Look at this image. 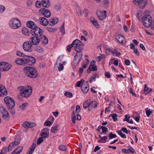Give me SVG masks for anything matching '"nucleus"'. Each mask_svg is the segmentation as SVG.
Segmentation results:
<instances>
[{
  "label": "nucleus",
  "mask_w": 154,
  "mask_h": 154,
  "mask_svg": "<svg viewBox=\"0 0 154 154\" xmlns=\"http://www.w3.org/2000/svg\"><path fill=\"white\" fill-rule=\"evenodd\" d=\"M18 89L20 91V95L25 97H28L32 93V88L29 86H28L26 87L21 86L18 87Z\"/></svg>",
  "instance_id": "obj_1"
},
{
  "label": "nucleus",
  "mask_w": 154,
  "mask_h": 154,
  "mask_svg": "<svg viewBox=\"0 0 154 154\" xmlns=\"http://www.w3.org/2000/svg\"><path fill=\"white\" fill-rule=\"evenodd\" d=\"M23 70L26 71V76L30 78H35L37 75L35 69L33 68L26 67L24 68Z\"/></svg>",
  "instance_id": "obj_2"
},
{
  "label": "nucleus",
  "mask_w": 154,
  "mask_h": 154,
  "mask_svg": "<svg viewBox=\"0 0 154 154\" xmlns=\"http://www.w3.org/2000/svg\"><path fill=\"white\" fill-rule=\"evenodd\" d=\"M9 24L10 26L13 29H17L21 25L20 21L17 18H13L9 21Z\"/></svg>",
  "instance_id": "obj_3"
},
{
  "label": "nucleus",
  "mask_w": 154,
  "mask_h": 154,
  "mask_svg": "<svg viewBox=\"0 0 154 154\" xmlns=\"http://www.w3.org/2000/svg\"><path fill=\"white\" fill-rule=\"evenodd\" d=\"M4 101L7 105L8 109L13 108L15 106V103L13 99L9 96L5 97Z\"/></svg>",
  "instance_id": "obj_4"
},
{
  "label": "nucleus",
  "mask_w": 154,
  "mask_h": 154,
  "mask_svg": "<svg viewBox=\"0 0 154 154\" xmlns=\"http://www.w3.org/2000/svg\"><path fill=\"white\" fill-rule=\"evenodd\" d=\"M142 20V23L146 28H149L152 24V17L149 15H144L143 17Z\"/></svg>",
  "instance_id": "obj_5"
},
{
  "label": "nucleus",
  "mask_w": 154,
  "mask_h": 154,
  "mask_svg": "<svg viewBox=\"0 0 154 154\" xmlns=\"http://www.w3.org/2000/svg\"><path fill=\"white\" fill-rule=\"evenodd\" d=\"M25 65H33L36 62V59L34 57L26 55L24 57Z\"/></svg>",
  "instance_id": "obj_6"
},
{
  "label": "nucleus",
  "mask_w": 154,
  "mask_h": 154,
  "mask_svg": "<svg viewBox=\"0 0 154 154\" xmlns=\"http://www.w3.org/2000/svg\"><path fill=\"white\" fill-rule=\"evenodd\" d=\"M23 50L26 52L31 53L32 51V45L29 41H26L22 45Z\"/></svg>",
  "instance_id": "obj_7"
},
{
  "label": "nucleus",
  "mask_w": 154,
  "mask_h": 154,
  "mask_svg": "<svg viewBox=\"0 0 154 154\" xmlns=\"http://www.w3.org/2000/svg\"><path fill=\"white\" fill-rule=\"evenodd\" d=\"M42 30L39 27L36 26L31 29V33L33 36L39 37L42 33Z\"/></svg>",
  "instance_id": "obj_8"
},
{
  "label": "nucleus",
  "mask_w": 154,
  "mask_h": 154,
  "mask_svg": "<svg viewBox=\"0 0 154 154\" xmlns=\"http://www.w3.org/2000/svg\"><path fill=\"white\" fill-rule=\"evenodd\" d=\"M0 112L3 119L5 120L9 119V114L6 108L2 106H0Z\"/></svg>",
  "instance_id": "obj_9"
},
{
  "label": "nucleus",
  "mask_w": 154,
  "mask_h": 154,
  "mask_svg": "<svg viewBox=\"0 0 154 154\" xmlns=\"http://www.w3.org/2000/svg\"><path fill=\"white\" fill-rule=\"evenodd\" d=\"M134 4L136 5L139 6L140 8H144L147 4V0H133Z\"/></svg>",
  "instance_id": "obj_10"
},
{
  "label": "nucleus",
  "mask_w": 154,
  "mask_h": 154,
  "mask_svg": "<svg viewBox=\"0 0 154 154\" xmlns=\"http://www.w3.org/2000/svg\"><path fill=\"white\" fill-rule=\"evenodd\" d=\"M77 54H75L73 60L71 63L72 66L74 67L79 63L82 57L81 54H79V55H78Z\"/></svg>",
  "instance_id": "obj_11"
},
{
  "label": "nucleus",
  "mask_w": 154,
  "mask_h": 154,
  "mask_svg": "<svg viewBox=\"0 0 154 154\" xmlns=\"http://www.w3.org/2000/svg\"><path fill=\"white\" fill-rule=\"evenodd\" d=\"M40 14L43 15L46 17H49L51 16V13L49 10L46 8H43L39 10Z\"/></svg>",
  "instance_id": "obj_12"
},
{
  "label": "nucleus",
  "mask_w": 154,
  "mask_h": 154,
  "mask_svg": "<svg viewBox=\"0 0 154 154\" xmlns=\"http://www.w3.org/2000/svg\"><path fill=\"white\" fill-rule=\"evenodd\" d=\"M29 41L32 45H36L40 42V38L39 37L33 36L30 38Z\"/></svg>",
  "instance_id": "obj_13"
},
{
  "label": "nucleus",
  "mask_w": 154,
  "mask_h": 154,
  "mask_svg": "<svg viewBox=\"0 0 154 154\" xmlns=\"http://www.w3.org/2000/svg\"><path fill=\"white\" fill-rule=\"evenodd\" d=\"M36 124L33 122H29L25 121L22 124L23 126L25 128H32L35 127Z\"/></svg>",
  "instance_id": "obj_14"
},
{
  "label": "nucleus",
  "mask_w": 154,
  "mask_h": 154,
  "mask_svg": "<svg viewBox=\"0 0 154 154\" xmlns=\"http://www.w3.org/2000/svg\"><path fill=\"white\" fill-rule=\"evenodd\" d=\"M7 94V91L5 87L0 84V96L4 97Z\"/></svg>",
  "instance_id": "obj_15"
},
{
  "label": "nucleus",
  "mask_w": 154,
  "mask_h": 154,
  "mask_svg": "<svg viewBox=\"0 0 154 154\" xmlns=\"http://www.w3.org/2000/svg\"><path fill=\"white\" fill-rule=\"evenodd\" d=\"M40 42L44 45L47 44L48 43V39L45 35H41L39 37Z\"/></svg>",
  "instance_id": "obj_16"
},
{
  "label": "nucleus",
  "mask_w": 154,
  "mask_h": 154,
  "mask_svg": "<svg viewBox=\"0 0 154 154\" xmlns=\"http://www.w3.org/2000/svg\"><path fill=\"white\" fill-rule=\"evenodd\" d=\"M26 24L28 28L31 29H32L37 26L36 24L31 20L28 21L26 22Z\"/></svg>",
  "instance_id": "obj_17"
},
{
  "label": "nucleus",
  "mask_w": 154,
  "mask_h": 154,
  "mask_svg": "<svg viewBox=\"0 0 154 154\" xmlns=\"http://www.w3.org/2000/svg\"><path fill=\"white\" fill-rule=\"evenodd\" d=\"M23 147L22 146H19L11 154H20L23 150Z\"/></svg>",
  "instance_id": "obj_18"
},
{
  "label": "nucleus",
  "mask_w": 154,
  "mask_h": 154,
  "mask_svg": "<svg viewBox=\"0 0 154 154\" xmlns=\"http://www.w3.org/2000/svg\"><path fill=\"white\" fill-rule=\"evenodd\" d=\"M39 20L40 24L44 26H46L48 23L47 19L44 17H40Z\"/></svg>",
  "instance_id": "obj_19"
},
{
  "label": "nucleus",
  "mask_w": 154,
  "mask_h": 154,
  "mask_svg": "<svg viewBox=\"0 0 154 154\" xmlns=\"http://www.w3.org/2000/svg\"><path fill=\"white\" fill-rule=\"evenodd\" d=\"M96 14L100 20L103 21L104 19H106V14H103V13L102 12L98 11L96 12Z\"/></svg>",
  "instance_id": "obj_20"
},
{
  "label": "nucleus",
  "mask_w": 154,
  "mask_h": 154,
  "mask_svg": "<svg viewBox=\"0 0 154 154\" xmlns=\"http://www.w3.org/2000/svg\"><path fill=\"white\" fill-rule=\"evenodd\" d=\"M89 108H88V110H91L97 107V103L95 101H93L89 102Z\"/></svg>",
  "instance_id": "obj_21"
},
{
  "label": "nucleus",
  "mask_w": 154,
  "mask_h": 154,
  "mask_svg": "<svg viewBox=\"0 0 154 154\" xmlns=\"http://www.w3.org/2000/svg\"><path fill=\"white\" fill-rule=\"evenodd\" d=\"M116 39L119 43L123 44L125 38L123 35L119 34L116 36Z\"/></svg>",
  "instance_id": "obj_22"
},
{
  "label": "nucleus",
  "mask_w": 154,
  "mask_h": 154,
  "mask_svg": "<svg viewBox=\"0 0 154 154\" xmlns=\"http://www.w3.org/2000/svg\"><path fill=\"white\" fill-rule=\"evenodd\" d=\"M80 45H76L74 46V49L77 52V53L76 54H78V55H79L80 54H82V48L80 47Z\"/></svg>",
  "instance_id": "obj_23"
},
{
  "label": "nucleus",
  "mask_w": 154,
  "mask_h": 154,
  "mask_svg": "<svg viewBox=\"0 0 154 154\" xmlns=\"http://www.w3.org/2000/svg\"><path fill=\"white\" fill-rule=\"evenodd\" d=\"M81 90L82 92L84 93H86L88 92L89 89V85L88 84L86 85H82L81 87Z\"/></svg>",
  "instance_id": "obj_24"
},
{
  "label": "nucleus",
  "mask_w": 154,
  "mask_h": 154,
  "mask_svg": "<svg viewBox=\"0 0 154 154\" xmlns=\"http://www.w3.org/2000/svg\"><path fill=\"white\" fill-rule=\"evenodd\" d=\"M90 20L94 26L96 28H99V25L97 23V21L95 18L92 17H91L90 18Z\"/></svg>",
  "instance_id": "obj_25"
},
{
  "label": "nucleus",
  "mask_w": 154,
  "mask_h": 154,
  "mask_svg": "<svg viewBox=\"0 0 154 154\" xmlns=\"http://www.w3.org/2000/svg\"><path fill=\"white\" fill-rule=\"evenodd\" d=\"M58 21V19L56 17L51 18L49 23L50 25L53 26L56 24Z\"/></svg>",
  "instance_id": "obj_26"
},
{
  "label": "nucleus",
  "mask_w": 154,
  "mask_h": 154,
  "mask_svg": "<svg viewBox=\"0 0 154 154\" xmlns=\"http://www.w3.org/2000/svg\"><path fill=\"white\" fill-rule=\"evenodd\" d=\"M15 63L18 65H25L24 57L23 58H18L15 60Z\"/></svg>",
  "instance_id": "obj_27"
},
{
  "label": "nucleus",
  "mask_w": 154,
  "mask_h": 154,
  "mask_svg": "<svg viewBox=\"0 0 154 154\" xmlns=\"http://www.w3.org/2000/svg\"><path fill=\"white\" fill-rule=\"evenodd\" d=\"M42 4L43 7L45 8H48L50 6L49 0H42Z\"/></svg>",
  "instance_id": "obj_28"
},
{
  "label": "nucleus",
  "mask_w": 154,
  "mask_h": 154,
  "mask_svg": "<svg viewBox=\"0 0 154 154\" xmlns=\"http://www.w3.org/2000/svg\"><path fill=\"white\" fill-rule=\"evenodd\" d=\"M73 46L74 45H81V46H83L84 44L79 40L76 39L74 40L72 43Z\"/></svg>",
  "instance_id": "obj_29"
},
{
  "label": "nucleus",
  "mask_w": 154,
  "mask_h": 154,
  "mask_svg": "<svg viewBox=\"0 0 154 154\" xmlns=\"http://www.w3.org/2000/svg\"><path fill=\"white\" fill-rule=\"evenodd\" d=\"M21 137L20 135H16L14 141V142L15 143V145H18L20 141Z\"/></svg>",
  "instance_id": "obj_30"
},
{
  "label": "nucleus",
  "mask_w": 154,
  "mask_h": 154,
  "mask_svg": "<svg viewBox=\"0 0 154 154\" xmlns=\"http://www.w3.org/2000/svg\"><path fill=\"white\" fill-rule=\"evenodd\" d=\"M3 71H6L8 70L11 67V65H8V63H6L5 62V63L3 64Z\"/></svg>",
  "instance_id": "obj_31"
},
{
  "label": "nucleus",
  "mask_w": 154,
  "mask_h": 154,
  "mask_svg": "<svg viewBox=\"0 0 154 154\" xmlns=\"http://www.w3.org/2000/svg\"><path fill=\"white\" fill-rule=\"evenodd\" d=\"M49 129L47 128L43 129L41 131L40 135H49Z\"/></svg>",
  "instance_id": "obj_32"
},
{
  "label": "nucleus",
  "mask_w": 154,
  "mask_h": 154,
  "mask_svg": "<svg viewBox=\"0 0 154 154\" xmlns=\"http://www.w3.org/2000/svg\"><path fill=\"white\" fill-rule=\"evenodd\" d=\"M111 53L115 57H119L121 55V53L118 51L116 48L114 49V51H111Z\"/></svg>",
  "instance_id": "obj_33"
},
{
  "label": "nucleus",
  "mask_w": 154,
  "mask_h": 154,
  "mask_svg": "<svg viewBox=\"0 0 154 154\" xmlns=\"http://www.w3.org/2000/svg\"><path fill=\"white\" fill-rule=\"evenodd\" d=\"M99 75L97 74H95L92 75V76L90 77L89 79V82L90 83H91L92 82H94L95 80V79L96 78H98Z\"/></svg>",
  "instance_id": "obj_34"
},
{
  "label": "nucleus",
  "mask_w": 154,
  "mask_h": 154,
  "mask_svg": "<svg viewBox=\"0 0 154 154\" xmlns=\"http://www.w3.org/2000/svg\"><path fill=\"white\" fill-rule=\"evenodd\" d=\"M15 143L13 142L11 143L8 146V152H9L12 150V149L14 147Z\"/></svg>",
  "instance_id": "obj_35"
},
{
  "label": "nucleus",
  "mask_w": 154,
  "mask_h": 154,
  "mask_svg": "<svg viewBox=\"0 0 154 154\" xmlns=\"http://www.w3.org/2000/svg\"><path fill=\"white\" fill-rule=\"evenodd\" d=\"M63 57V55H60L57 58L56 62L55 65H58V64H60L62 62V59Z\"/></svg>",
  "instance_id": "obj_36"
},
{
  "label": "nucleus",
  "mask_w": 154,
  "mask_h": 154,
  "mask_svg": "<svg viewBox=\"0 0 154 154\" xmlns=\"http://www.w3.org/2000/svg\"><path fill=\"white\" fill-rule=\"evenodd\" d=\"M144 91L146 93V94H147L149 93L150 91H152V89L147 87L146 84L144 85Z\"/></svg>",
  "instance_id": "obj_37"
},
{
  "label": "nucleus",
  "mask_w": 154,
  "mask_h": 154,
  "mask_svg": "<svg viewBox=\"0 0 154 154\" xmlns=\"http://www.w3.org/2000/svg\"><path fill=\"white\" fill-rule=\"evenodd\" d=\"M23 33L25 35H29V32L28 29L25 27H24L22 29Z\"/></svg>",
  "instance_id": "obj_38"
},
{
  "label": "nucleus",
  "mask_w": 154,
  "mask_h": 154,
  "mask_svg": "<svg viewBox=\"0 0 154 154\" xmlns=\"http://www.w3.org/2000/svg\"><path fill=\"white\" fill-rule=\"evenodd\" d=\"M36 145V144L35 143H32L28 150L33 153L35 148Z\"/></svg>",
  "instance_id": "obj_39"
},
{
  "label": "nucleus",
  "mask_w": 154,
  "mask_h": 154,
  "mask_svg": "<svg viewBox=\"0 0 154 154\" xmlns=\"http://www.w3.org/2000/svg\"><path fill=\"white\" fill-rule=\"evenodd\" d=\"M35 51L36 52L39 53H42L43 52V50L42 47L37 46L35 49Z\"/></svg>",
  "instance_id": "obj_40"
},
{
  "label": "nucleus",
  "mask_w": 154,
  "mask_h": 154,
  "mask_svg": "<svg viewBox=\"0 0 154 154\" xmlns=\"http://www.w3.org/2000/svg\"><path fill=\"white\" fill-rule=\"evenodd\" d=\"M145 110L146 115L148 117H149L152 113V111L150 110V109H149L148 108H146V109Z\"/></svg>",
  "instance_id": "obj_41"
},
{
  "label": "nucleus",
  "mask_w": 154,
  "mask_h": 154,
  "mask_svg": "<svg viewBox=\"0 0 154 154\" xmlns=\"http://www.w3.org/2000/svg\"><path fill=\"white\" fill-rule=\"evenodd\" d=\"M71 119L72 122L75 124V123L76 118L74 110H73L72 114L71 116Z\"/></svg>",
  "instance_id": "obj_42"
},
{
  "label": "nucleus",
  "mask_w": 154,
  "mask_h": 154,
  "mask_svg": "<svg viewBox=\"0 0 154 154\" xmlns=\"http://www.w3.org/2000/svg\"><path fill=\"white\" fill-rule=\"evenodd\" d=\"M58 148L60 150L66 151L67 150V147L66 146L61 145L59 146Z\"/></svg>",
  "instance_id": "obj_43"
},
{
  "label": "nucleus",
  "mask_w": 154,
  "mask_h": 154,
  "mask_svg": "<svg viewBox=\"0 0 154 154\" xmlns=\"http://www.w3.org/2000/svg\"><path fill=\"white\" fill-rule=\"evenodd\" d=\"M60 31L62 32V35H63L65 33V27L64 26V23H63L61 27H60Z\"/></svg>",
  "instance_id": "obj_44"
},
{
  "label": "nucleus",
  "mask_w": 154,
  "mask_h": 154,
  "mask_svg": "<svg viewBox=\"0 0 154 154\" xmlns=\"http://www.w3.org/2000/svg\"><path fill=\"white\" fill-rule=\"evenodd\" d=\"M59 126V125H56L52 127L51 128L52 132L54 133L56 131H57Z\"/></svg>",
  "instance_id": "obj_45"
},
{
  "label": "nucleus",
  "mask_w": 154,
  "mask_h": 154,
  "mask_svg": "<svg viewBox=\"0 0 154 154\" xmlns=\"http://www.w3.org/2000/svg\"><path fill=\"white\" fill-rule=\"evenodd\" d=\"M83 82H84V81L82 80H81L80 81L77 82L76 83L75 85L78 87H80L81 86V85H84V84H83Z\"/></svg>",
  "instance_id": "obj_46"
},
{
  "label": "nucleus",
  "mask_w": 154,
  "mask_h": 154,
  "mask_svg": "<svg viewBox=\"0 0 154 154\" xmlns=\"http://www.w3.org/2000/svg\"><path fill=\"white\" fill-rule=\"evenodd\" d=\"M16 55L20 57H24L26 56L22 52L20 51H17Z\"/></svg>",
  "instance_id": "obj_47"
},
{
  "label": "nucleus",
  "mask_w": 154,
  "mask_h": 154,
  "mask_svg": "<svg viewBox=\"0 0 154 154\" xmlns=\"http://www.w3.org/2000/svg\"><path fill=\"white\" fill-rule=\"evenodd\" d=\"M64 95L66 97L69 98L71 97L72 96V94L71 93L67 91L64 93Z\"/></svg>",
  "instance_id": "obj_48"
},
{
  "label": "nucleus",
  "mask_w": 154,
  "mask_h": 154,
  "mask_svg": "<svg viewBox=\"0 0 154 154\" xmlns=\"http://www.w3.org/2000/svg\"><path fill=\"white\" fill-rule=\"evenodd\" d=\"M89 102L86 101L83 104V107L85 109H86L87 108L88 109V108H89Z\"/></svg>",
  "instance_id": "obj_49"
},
{
  "label": "nucleus",
  "mask_w": 154,
  "mask_h": 154,
  "mask_svg": "<svg viewBox=\"0 0 154 154\" xmlns=\"http://www.w3.org/2000/svg\"><path fill=\"white\" fill-rule=\"evenodd\" d=\"M28 103H23L22 106L20 105V107L21 108V109L22 110H24L25 109L26 107H27L28 106Z\"/></svg>",
  "instance_id": "obj_50"
},
{
  "label": "nucleus",
  "mask_w": 154,
  "mask_h": 154,
  "mask_svg": "<svg viewBox=\"0 0 154 154\" xmlns=\"http://www.w3.org/2000/svg\"><path fill=\"white\" fill-rule=\"evenodd\" d=\"M107 138V137L105 136L101 138L99 142L101 143H105L106 142V140Z\"/></svg>",
  "instance_id": "obj_51"
},
{
  "label": "nucleus",
  "mask_w": 154,
  "mask_h": 154,
  "mask_svg": "<svg viewBox=\"0 0 154 154\" xmlns=\"http://www.w3.org/2000/svg\"><path fill=\"white\" fill-rule=\"evenodd\" d=\"M59 66L56 65L57 67H58V70L59 71H60L63 70V65L62 63H60V64H58Z\"/></svg>",
  "instance_id": "obj_52"
},
{
  "label": "nucleus",
  "mask_w": 154,
  "mask_h": 154,
  "mask_svg": "<svg viewBox=\"0 0 154 154\" xmlns=\"http://www.w3.org/2000/svg\"><path fill=\"white\" fill-rule=\"evenodd\" d=\"M111 116L114 121L117 120V115L116 113H114L111 115Z\"/></svg>",
  "instance_id": "obj_53"
},
{
  "label": "nucleus",
  "mask_w": 154,
  "mask_h": 154,
  "mask_svg": "<svg viewBox=\"0 0 154 154\" xmlns=\"http://www.w3.org/2000/svg\"><path fill=\"white\" fill-rule=\"evenodd\" d=\"M89 66H91V71H96L97 70V67L96 66L90 65Z\"/></svg>",
  "instance_id": "obj_54"
},
{
  "label": "nucleus",
  "mask_w": 154,
  "mask_h": 154,
  "mask_svg": "<svg viewBox=\"0 0 154 154\" xmlns=\"http://www.w3.org/2000/svg\"><path fill=\"white\" fill-rule=\"evenodd\" d=\"M43 139L42 137H39L37 140V144L38 145L40 144L43 142Z\"/></svg>",
  "instance_id": "obj_55"
},
{
  "label": "nucleus",
  "mask_w": 154,
  "mask_h": 154,
  "mask_svg": "<svg viewBox=\"0 0 154 154\" xmlns=\"http://www.w3.org/2000/svg\"><path fill=\"white\" fill-rule=\"evenodd\" d=\"M41 5H42V2H41L39 1H37L35 2V5L37 8H40Z\"/></svg>",
  "instance_id": "obj_56"
},
{
  "label": "nucleus",
  "mask_w": 154,
  "mask_h": 154,
  "mask_svg": "<svg viewBox=\"0 0 154 154\" xmlns=\"http://www.w3.org/2000/svg\"><path fill=\"white\" fill-rule=\"evenodd\" d=\"M73 46V45L71 43L70 45H68L66 46V50L69 52L70 51L71 48Z\"/></svg>",
  "instance_id": "obj_57"
},
{
  "label": "nucleus",
  "mask_w": 154,
  "mask_h": 154,
  "mask_svg": "<svg viewBox=\"0 0 154 154\" xmlns=\"http://www.w3.org/2000/svg\"><path fill=\"white\" fill-rule=\"evenodd\" d=\"M100 128H101V130H102V132L103 133L106 132V131L108 130L107 128L103 126H101Z\"/></svg>",
  "instance_id": "obj_58"
},
{
  "label": "nucleus",
  "mask_w": 154,
  "mask_h": 154,
  "mask_svg": "<svg viewBox=\"0 0 154 154\" xmlns=\"http://www.w3.org/2000/svg\"><path fill=\"white\" fill-rule=\"evenodd\" d=\"M61 7L60 4H57L54 6L55 9L57 11L60 10L61 9Z\"/></svg>",
  "instance_id": "obj_59"
},
{
  "label": "nucleus",
  "mask_w": 154,
  "mask_h": 154,
  "mask_svg": "<svg viewBox=\"0 0 154 154\" xmlns=\"http://www.w3.org/2000/svg\"><path fill=\"white\" fill-rule=\"evenodd\" d=\"M80 111V107L79 105H77L76 107L75 112L77 113H79Z\"/></svg>",
  "instance_id": "obj_60"
},
{
  "label": "nucleus",
  "mask_w": 154,
  "mask_h": 154,
  "mask_svg": "<svg viewBox=\"0 0 154 154\" xmlns=\"http://www.w3.org/2000/svg\"><path fill=\"white\" fill-rule=\"evenodd\" d=\"M13 108H11L10 109H8V111L12 115H14L15 114L16 112L14 109H13Z\"/></svg>",
  "instance_id": "obj_61"
},
{
  "label": "nucleus",
  "mask_w": 154,
  "mask_h": 154,
  "mask_svg": "<svg viewBox=\"0 0 154 154\" xmlns=\"http://www.w3.org/2000/svg\"><path fill=\"white\" fill-rule=\"evenodd\" d=\"M76 10L78 15L79 16H81L82 14L80 9L79 8H77Z\"/></svg>",
  "instance_id": "obj_62"
},
{
  "label": "nucleus",
  "mask_w": 154,
  "mask_h": 154,
  "mask_svg": "<svg viewBox=\"0 0 154 154\" xmlns=\"http://www.w3.org/2000/svg\"><path fill=\"white\" fill-rule=\"evenodd\" d=\"M51 124V122L48 121H46L44 123V125L45 126H49Z\"/></svg>",
  "instance_id": "obj_63"
},
{
  "label": "nucleus",
  "mask_w": 154,
  "mask_h": 154,
  "mask_svg": "<svg viewBox=\"0 0 154 154\" xmlns=\"http://www.w3.org/2000/svg\"><path fill=\"white\" fill-rule=\"evenodd\" d=\"M121 130L124 133H125L126 134L128 133L129 131L127 130L126 128L125 127H122Z\"/></svg>",
  "instance_id": "obj_64"
}]
</instances>
